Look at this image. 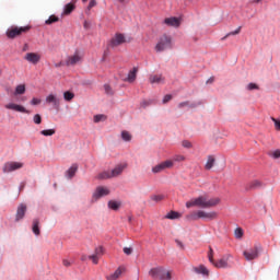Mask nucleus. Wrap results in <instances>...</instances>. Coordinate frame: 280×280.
<instances>
[{"label":"nucleus","mask_w":280,"mask_h":280,"mask_svg":"<svg viewBox=\"0 0 280 280\" xmlns=\"http://www.w3.org/2000/svg\"><path fill=\"white\" fill-rule=\"evenodd\" d=\"M221 199L218 197L209 199L208 196H200L198 198L191 199L186 202V208L191 209V207H200L201 209H211L220 205Z\"/></svg>","instance_id":"f257e3e1"},{"label":"nucleus","mask_w":280,"mask_h":280,"mask_svg":"<svg viewBox=\"0 0 280 280\" xmlns=\"http://www.w3.org/2000/svg\"><path fill=\"white\" fill-rule=\"evenodd\" d=\"M32 30L31 25L26 26H11L7 30L5 35L11 40H14V38H19L20 36H23V34H27Z\"/></svg>","instance_id":"f03ea898"},{"label":"nucleus","mask_w":280,"mask_h":280,"mask_svg":"<svg viewBox=\"0 0 280 280\" xmlns=\"http://www.w3.org/2000/svg\"><path fill=\"white\" fill-rule=\"evenodd\" d=\"M173 46H174V43L172 42V36L164 34L159 38L155 45V51L158 54H161V51H166V49H172Z\"/></svg>","instance_id":"7ed1b4c3"},{"label":"nucleus","mask_w":280,"mask_h":280,"mask_svg":"<svg viewBox=\"0 0 280 280\" xmlns=\"http://www.w3.org/2000/svg\"><path fill=\"white\" fill-rule=\"evenodd\" d=\"M150 277H152V279H159V280H172V272L167 271L165 268L163 267H155L152 268L149 271Z\"/></svg>","instance_id":"20e7f679"},{"label":"nucleus","mask_w":280,"mask_h":280,"mask_svg":"<svg viewBox=\"0 0 280 280\" xmlns=\"http://www.w3.org/2000/svg\"><path fill=\"white\" fill-rule=\"evenodd\" d=\"M23 167V162H7L3 165L2 172L4 174H10V172H16Z\"/></svg>","instance_id":"39448f33"},{"label":"nucleus","mask_w":280,"mask_h":280,"mask_svg":"<svg viewBox=\"0 0 280 280\" xmlns=\"http://www.w3.org/2000/svg\"><path fill=\"white\" fill-rule=\"evenodd\" d=\"M82 54H80V51H75L72 56H69L66 60V66L67 67H73L75 65H78V62H82Z\"/></svg>","instance_id":"423d86ee"},{"label":"nucleus","mask_w":280,"mask_h":280,"mask_svg":"<svg viewBox=\"0 0 280 280\" xmlns=\"http://www.w3.org/2000/svg\"><path fill=\"white\" fill-rule=\"evenodd\" d=\"M110 194V189H108L107 187H104V186H98L92 198L93 200H100V198H104V196H108Z\"/></svg>","instance_id":"0eeeda50"},{"label":"nucleus","mask_w":280,"mask_h":280,"mask_svg":"<svg viewBox=\"0 0 280 280\" xmlns=\"http://www.w3.org/2000/svg\"><path fill=\"white\" fill-rule=\"evenodd\" d=\"M4 108H7V110H14L15 113H25L26 115H30V110H27L25 106L15 103L5 104Z\"/></svg>","instance_id":"6e6552de"},{"label":"nucleus","mask_w":280,"mask_h":280,"mask_svg":"<svg viewBox=\"0 0 280 280\" xmlns=\"http://www.w3.org/2000/svg\"><path fill=\"white\" fill-rule=\"evenodd\" d=\"M243 255L247 261H253V259H257V257H259V247L255 246L247 249L243 253Z\"/></svg>","instance_id":"1a4fd4ad"},{"label":"nucleus","mask_w":280,"mask_h":280,"mask_svg":"<svg viewBox=\"0 0 280 280\" xmlns=\"http://www.w3.org/2000/svg\"><path fill=\"white\" fill-rule=\"evenodd\" d=\"M126 43V36L121 33H117L109 42V47H119Z\"/></svg>","instance_id":"9d476101"},{"label":"nucleus","mask_w":280,"mask_h":280,"mask_svg":"<svg viewBox=\"0 0 280 280\" xmlns=\"http://www.w3.org/2000/svg\"><path fill=\"white\" fill-rule=\"evenodd\" d=\"M199 220H218V212L215 211H210L207 212L205 210H199Z\"/></svg>","instance_id":"9b49d317"},{"label":"nucleus","mask_w":280,"mask_h":280,"mask_svg":"<svg viewBox=\"0 0 280 280\" xmlns=\"http://www.w3.org/2000/svg\"><path fill=\"white\" fill-rule=\"evenodd\" d=\"M24 60H26V62H30L31 65H38V62H40V54L27 52L24 56Z\"/></svg>","instance_id":"f8f14e48"},{"label":"nucleus","mask_w":280,"mask_h":280,"mask_svg":"<svg viewBox=\"0 0 280 280\" xmlns=\"http://www.w3.org/2000/svg\"><path fill=\"white\" fill-rule=\"evenodd\" d=\"M25 213H27V206L25 203H21L16 210L15 222H21V220L25 218Z\"/></svg>","instance_id":"ddd939ff"},{"label":"nucleus","mask_w":280,"mask_h":280,"mask_svg":"<svg viewBox=\"0 0 280 280\" xmlns=\"http://www.w3.org/2000/svg\"><path fill=\"white\" fill-rule=\"evenodd\" d=\"M231 254L224 255L221 259H219L217 262L212 264L215 266V268H229V259H231Z\"/></svg>","instance_id":"4468645a"},{"label":"nucleus","mask_w":280,"mask_h":280,"mask_svg":"<svg viewBox=\"0 0 280 280\" xmlns=\"http://www.w3.org/2000/svg\"><path fill=\"white\" fill-rule=\"evenodd\" d=\"M150 84H165V78L163 74H150L149 75Z\"/></svg>","instance_id":"2eb2a0df"},{"label":"nucleus","mask_w":280,"mask_h":280,"mask_svg":"<svg viewBox=\"0 0 280 280\" xmlns=\"http://www.w3.org/2000/svg\"><path fill=\"white\" fill-rule=\"evenodd\" d=\"M128 164L126 163L116 165L115 168L110 171L112 178H117V176H121L124 170H126Z\"/></svg>","instance_id":"dca6fc26"},{"label":"nucleus","mask_w":280,"mask_h":280,"mask_svg":"<svg viewBox=\"0 0 280 280\" xmlns=\"http://www.w3.org/2000/svg\"><path fill=\"white\" fill-rule=\"evenodd\" d=\"M46 104H52L54 108L58 110V108H60V98L56 97L54 94H49L46 97Z\"/></svg>","instance_id":"f3484780"},{"label":"nucleus","mask_w":280,"mask_h":280,"mask_svg":"<svg viewBox=\"0 0 280 280\" xmlns=\"http://www.w3.org/2000/svg\"><path fill=\"white\" fill-rule=\"evenodd\" d=\"M164 24L168 27H180V19L178 18H166Z\"/></svg>","instance_id":"a211bd4d"},{"label":"nucleus","mask_w":280,"mask_h":280,"mask_svg":"<svg viewBox=\"0 0 280 280\" xmlns=\"http://www.w3.org/2000/svg\"><path fill=\"white\" fill-rule=\"evenodd\" d=\"M261 187H264V183L259 179H254L247 184L246 189H261Z\"/></svg>","instance_id":"6ab92c4d"},{"label":"nucleus","mask_w":280,"mask_h":280,"mask_svg":"<svg viewBox=\"0 0 280 280\" xmlns=\"http://www.w3.org/2000/svg\"><path fill=\"white\" fill-rule=\"evenodd\" d=\"M124 267H119L118 269H116V271L114 273H110L109 276H106L107 280H117L119 279V277H121V275L124 273Z\"/></svg>","instance_id":"aec40b11"},{"label":"nucleus","mask_w":280,"mask_h":280,"mask_svg":"<svg viewBox=\"0 0 280 280\" xmlns=\"http://www.w3.org/2000/svg\"><path fill=\"white\" fill-rule=\"evenodd\" d=\"M194 272H196L197 275H202V277H209V269H207V267H205L203 265L195 267Z\"/></svg>","instance_id":"412c9836"},{"label":"nucleus","mask_w":280,"mask_h":280,"mask_svg":"<svg viewBox=\"0 0 280 280\" xmlns=\"http://www.w3.org/2000/svg\"><path fill=\"white\" fill-rule=\"evenodd\" d=\"M186 220H188V222H196V220H200V210L188 213L186 215Z\"/></svg>","instance_id":"4be33fe9"},{"label":"nucleus","mask_w":280,"mask_h":280,"mask_svg":"<svg viewBox=\"0 0 280 280\" xmlns=\"http://www.w3.org/2000/svg\"><path fill=\"white\" fill-rule=\"evenodd\" d=\"M107 207L108 209H112V211H119V209L121 208V201L109 200L107 202Z\"/></svg>","instance_id":"5701e85b"},{"label":"nucleus","mask_w":280,"mask_h":280,"mask_svg":"<svg viewBox=\"0 0 280 280\" xmlns=\"http://www.w3.org/2000/svg\"><path fill=\"white\" fill-rule=\"evenodd\" d=\"M139 69L137 68H132V70L129 71L127 79L125 80V82H129L132 83L135 82V80H137V73H138Z\"/></svg>","instance_id":"b1692460"},{"label":"nucleus","mask_w":280,"mask_h":280,"mask_svg":"<svg viewBox=\"0 0 280 280\" xmlns=\"http://www.w3.org/2000/svg\"><path fill=\"white\" fill-rule=\"evenodd\" d=\"M215 165V156L214 155H208L205 170H213V166Z\"/></svg>","instance_id":"393cba45"},{"label":"nucleus","mask_w":280,"mask_h":280,"mask_svg":"<svg viewBox=\"0 0 280 280\" xmlns=\"http://www.w3.org/2000/svg\"><path fill=\"white\" fill-rule=\"evenodd\" d=\"M40 221L38 219L33 220L32 231L34 235H40Z\"/></svg>","instance_id":"a878e982"},{"label":"nucleus","mask_w":280,"mask_h":280,"mask_svg":"<svg viewBox=\"0 0 280 280\" xmlns=\"http://www.w3.org/2000/svg\"><path fill=\"white\" fill-rule=\"evenodd\" d=\"M97 180H106L108 178H113V175L110 172L108 171H104L102 173H100L97 176H96Z\"/></svg>","instance_id":"bb28decb"},{"label":"nucleus","mask_w":280,"mask_h":280,"mask_svg":"<svg viewBox=\"0 0 280 280\" xmlns=\"http://www.w3.org/2000/svg\"><path fill=\"white\" fill-rule=\"evenodd\" d=\"M75 172H78V164H73L68 171L67 176L68 178H73L75 176Z\"/></svg>","instance_id":"cd10ccee"},{"label":"nucleus","mask_w":280,"mask_h":280,"mask_svg":"<svg viewBox=\"0 0 280 280\" xmlns=\"http://www.w3.org/2000/svg\"><path fill=\"white\" fill-rule=\"evenodd\" d=\"M73 10H75V4L68 3L63 8V14L69 15V14H71V12H73Z\"/></svg>","instance_id":"c85d7f7f"},{"label":"nucleus","mask_w":280,"mask_h":280,"mask_svg":"<svg viewBox=\"0 0 280 280\" xmlns=\"http://www.w3.org/2000/svg\"><path fill=\"white\" fill-rule=\"evenodd\" d=\"M26 91L25 84H19L15 88L14 95H24Z\"/></svg>","instance_id":"c756f323"},{"label":"nucleus","mask_w":280,"mask_h":280,"mask_svg":"<svg viewBox=\"0 0 280 280\" xmlns=\"http://www.w3.org/2000/svg\"><path fill=\"white\" fill-rule=\"evenodd\" d=\"M166 220H178L180 218V213L176 211H171L165 215Z\"/></svg>","instance_id":"7c9ffc66"},{"label":"nucleus","mask_w":280,"mask_h":280,"mask_svg":"<svg viewBox=\"0 0 280 280\" xmlns=\"http://www.w3.org/2000/svg\"><path fill=\"white\" fill-rule=\"evenodd\" d=\"M60 21L59 16L56 15H50L46 21L45 24L46 25H52V23H58Z\"/></svg>","instance_id":"2f4dec72"},{"label":"nucleus","mask_w":280,"mask_h":280,"mask_svg":"<svg viewBox=\"0 0 280 280\" xmlns=\"http://www.w3.org/2000/svg\"><path fill=\"white\" fill-rule=\"evenodd\" d=\"M240 32H242V26H238L235 31L228 33L223 38H221V40H226V38H229V36H237V34H240Z\"/></svg>","instance_id":"473e14b6"},{"label":"nucleus","mask_w":280,"mask_h":280,"mask_svg":"<svg viewBox=\"0 0 280 280\" xmlns=\"http://www.w3.org/2000/svg\"><path fill=\"white\" fill-rule=\"evenodd\" d=\"M163 170H172V167H174V161L172 160H166L164 162L161 163Z\"/></svg>","instance_id":"72a5a7b5"},{"label":"nucleus","mask_w":280,"mask_h":280,"mask_svg":"<svg viewBox=\"0 0 280 280\" xmlns=\"http://www.w3.org/2000/svg\"><path fill=\"white\" fill-rule=\"evenodd\" d=\"M40 135H43V137H54L56 129H44L40 131Z\"/></svg>","instance_id":"f704fd0d"},{"label":"nucleus","mask_w":280,"mask_h":280,"mask_svg":"<svg viewBox=\"0 0 280 280\" xmlns=\"http://www.w3.org/2000/svg\"><path fill=\"white\" fill-rule=\"evenodd\" d=\"M107 117L104 114H98L94 116V124H100V121H106Z\"/></svg>","instance_id":"c9c22d12"},{"label":"nucleus","mask_w":280,"mask_h":280,"mask_svg":"<svg viewBox=\"0 0 280 280\" xmlns=\"http://www.w3.org/2000/svg\"><path fill=\"white\" fill-rule=\"evenodd\" d=\"M74 97L75 94H73V92L67 91L63 93V100H66V102H71Z\"/></svg>","instance_id":"e433bc0d"},{"label":"nucleus","mask_w":280,"mask_h":280,"mask_svg":"<svg viewBox=\"0 0 280 280\" xmlns=\"http://www.w3.org/2000/svg\"><path fill=\"white\" fill-rule=\"evenodd\" d=\"M121 139L122 141H132V135H130L128 131H122Z\"/></svg>","instance_id":"4c0bfd02"},{"label":"nucleus","mask_w":280,"mask_h":280,"mask_svg":"<svg viewBox=\"0 0 280 280\" xmlns=\"http://www.w3.org/2000/svg\"><path fill=\"white\" fill-rule=\"evenodd\" d=\"M150 198L153 202H161V200H165V195H152Z\"/></svg>","instance_id":"58836bf2"},{"label":"nucleus","mask_w":280,"mask_h":280,"mask_svg":"<svg viewBox=\"0 0 280 280\" xmlns=\"http://www.w3.org/2000/svg\"><path fill=\"white\" fill-rule=\"evenodd\" d=\"M163 171H164L163 164H161V163L155 165L154 167H152L153 174H161V172H163Z\"/></svg>","instance_id":"ea45409f"},{"label":"nucleus","mask_w":280,"mask_h":280,"mask_svg":"<svg viewBox=\"0 0 280 280\" xmlns=\"http://www.w3.org/2000/svg\"><path fill=\"white\" fill-rule=\"evenodd\" d=\"M33 121H34V124H36L37 126H39V124H43V117L40 116V114L34 115Z\"/></svg>","instance_id":"a19ab883"},{"label":"nucleus","mask_w":280,"mask_h":280,"mask_svg":"<svg viewBox=\"0 0 280 280\" xmlns=\"http://www.w3.org/2000/svg\"><path fill=\"white\" fill-rule=\"evenodd\" d=\"M269 156H271L272 159H280V149L275 151H269Z\"/></svg>","instance_id":"79ce46f5"},{"label":"nucleus","mask_w":280,"mask_h":280,"mask_svg":"<svg viewBox=\"0 0 280 280\" xmlns=\"http://www.w3.org/2000/svg\"><path fill=\"white\" fill-rule=\"evenodd\" d=\"M234 235L237 240H241V237L244 236V231L242 230V228L236 229Z\"/></svg>","instance_id":"37998d69"},{"label":"nucleus","mask_w":280,"mask_h":280,"mask_svg":"<svg viewBox=\"0 0 280 280\" xmlns=\"http://www.w3.org/2000/svg\"><path fill=\"white\" fill-rule=\"evenodd\" d=\"M104 91H105L106 95H114V93H115L113 91V88H110V85H108V84L104 85Z\"/></svg>","instance_id":"c03bdc74"},{"label":"nucleus","mask_w":280,"mask_h":280,"mask_svg":"<svg viewBox=\"0 0 280 280\" xmlns=\"http://www.w3.org/2000/svg\"><path fill=\"white\" fill-rule=\"evenodd\" d=\"M94 255H96L98 258L104 255V247L100 246L95 248Z\"/></svg>","instance_id":"a18cd8bd"},{"label":"nucleus","mask_w":280,"mask_h":280,"mask_svg":"<svg viewBox=\"0 0 280 280\" xmlns=\"http://www.w3.org/2000/svg\"><path fill=\"white\" fill-rule=\"evenodd\" d=\"M89 259H91L92 262L95 264V265L100 264V256H96L95 254L90 255Z\"/></svg>","instance_id":"49530a36"},{"label":"nucleus","mask_w":280,"mask_h":280,"mask_svg":"<svg viewBox=\"0 0 280 280\" xmlns=\"http://www.w3.org/2000/svg\"><path fill=\"white\" fill-rule=\"evenodd\" d=\"M173 161H175L176 163H183V161H186L185 155H175Z\"/></svg>","instance_id":"de8ad7c7"},{"label":"nucleus","mask_w":280,"mask_h":280,"mask_svg":"<svg viewBox=\"0 0 280 280\" xmlns=\"http://www.w3.org/2000/svg\"><path fill=\"white\" fill-rule=\"evenodd\" d=\"M208 259H209L210 264H215V260L213 259V248H211V247L209 249Z\"/></svg>","instance_id":"09e8293b"},{"label":"nucleus","mask_w":280,"mask_h":280,"mask_svg":"<svg viewBox=\"0 0 280 280\" xmlns=\"http://www.w3.org/2000/svg\"><path fill=\"white\" fill-rule=\"evenodd\" d=\"M271 121H273L276 130H280V120L271 117Z\"/></svg>","instance_id":"8fccbe9b"},{"label":"nucleus","mask_w":280,"mask_h":280,"mask_svg":"<svg viewBox=\"0 0 280 280\" xmlns=\"http://www.w3.org/2000/svg\"><path fill=\"white\" fill-rule=\"evenodd\" d=\"M258 89H259V85H257L256 83H249L247 85L248 91H255V90H258Z\"/></svg>","instance_id":"3c124183"},{"label":"nucleus","mask_w":280,"mask_h":280,"mask_svg":"<svg viewBox=\"0 0 280 280\" xmlns=\"http://www.w3.org/2000/svg\"><path fill=\"white\" fill-rule=\"evenodd\" d=\"M182 145H183V148H187L188 150H189L190 148H192V145H191V143L189 142V140H184V141L182 142Z\"/></svg>","instance_id":"603ef678"},{"label":"nucleus","mask_w":280,"mask_h":280,"mask_svg":"<svg viewBox=\"0 0 280 280\" xmlns=\"http://www.w3.org/2000/svg\"><path fill=\"white\" fill-rule=\"evenodd\" d=\"M95 5H97V1H95V0H90V3H89V5H88V11L90 12V10H91L92 8H95Z\"/></svg>","instance_id":"864d4df0"},{"label":"nucleus","mask_w":280,"mask_h":280,"mask_svg":"<svg viewBox=\"0 0 280 280\" xmlns=\"http://www.w3.org/2000/svg\"><path fill=\"white\" fill-rule=\"evenodd\" d=\"M40 98H36V97H34V98H32V101H31V104H32V106H38V104H40Z\"/></svg>","instance_id":"5fc2aeb1"},{"label":"nucleus","mask_w":280,"mask_h":280,"mask_svg":"<svg viewBox=\"0 0 280 280\" xmlns=\"http://www.w3.org/2000/svg\"><path fill=\"white\" fill-rule=\"evenodd\" d=\"M152 104V101H142L141 102V107L147 108V106H150Z\"/></svg>","instance_id":"6e6d98bb"},{"label":"nucleus","mask_w":280,"mask_h":280,"mask_svg":"<svg viewBox=\"0 0 280 280\" xmlns=\"http://www.w3.org/2000/svg\"><path fill=\"white\" fill-rule=\"evenodd\" d=\"M125 255H132V248L131 247H125L124 249Z\"/></svg>","instance_id":"4d7b16f0"},{"label":"nucleus","mask_w":280,"mask_h":280,"mask_svg":"<svg viewBox=\"0 0 280 280\" xmlns=\"http://www.w3.org/2000/svg\"><path fill=\"white\" fill-rule=\"evenodd\" d=\"M172 100V95L171 94H166L163 98V104H167V102H170Z\"/></svg>","instance_id":"13d9d810"},{"label":"nucleus","mask_w":280,"mask_h":280,"mask_svg":"<svg viewBox=\"0 0 280 280\" xmlns=\"http://www.w3.org/2000/svg\"><path fill=\"white\" fill-rule=\"evenodd\" d=\"M62 265L66 267V268H69L71 266V260L69 259H63L62 260Z\"/></svg>","instance_id":"bf43d9fd"},{"label":"nucleus","mask_w":280,"mask_h":280,"mask_svg":"<svg viewBox=\"0 0 280 280\" xmlns=\"http://www.w3.org/2000/svg\"><path fill=\"white\" fill-rule=\"evenodd\" d=\"M185 106H189V102H182L178 104V108H185Z\"/></svg>","instance_id":"052dcab7"},{"label":"nucleus","mask_w":280,"mask_h":280,"mask_svg":"<svg viewBox=\"0 0 280 280\" xmlns=\"http://www.w3.org/2000/svg\"><path fill=\"white\" fill-rule=\"evenodd\" d=\"M22 51H30V44L25 43L22 47Z\"/></svg>","instance_id":"680f3d73"},{"label":"nucleus","mask_w":280,"mask_h":280,"mask_svg":"<svg viewBox=\"0 0 280 280\" xmlns=\"http://www.w3.org/2000/svg\"><path fill=\"white\" fill-rule=\"evenodd\" d=\"M175 242H176L177 246H178L179 248H182V250L185 249V245L183 244V242H180V241H178V240H176Z\"/></svg>","instance_id":"e2e57ef3"},{"label":"nucleus","mask_w":280,"mask_h":280,"mask_svg":"<svg viewBox=\"0 0 280 280\" xmlns=\"http://www.w3.org/2000/svg\"><path fill=\"white\" fill-rule=\"evenodd\" d=\"M83 26H84V30H90V28H91V22L85 21V22L83 23Z\"/></svg>","instance_id":"0e129e2a"},{"label":"nucleus","mask_w":280,"mask_h":280,"mask_svg":"<svg viewBox=\"0 0 280 280\" xmlns=\"http://www.w3.org/2000/svg\"><path fill=\"white\" fill-rule=\"evenodd\" d=\"M62 61H60L59 63H56L55 67L58 68V67H62Z\"/></svg>","instance_id":"69168bd1"},{"label":"nucleus","mask_w":280,"mask_h":280,"mask_svg":"<svg viewBox=\"0 0 280 280\" xmlns=\"http://www.w3.org/2000/svg\"><path fill=\"white\" fill-rule=\"evenodd\" d=\"M81 261H86V256H82Z\"/></svg>","instance_id":"338daca9"},{"label":"nucleus","mask_w":280,"mask_h":280,"mask_svg":"<svg viewBox=\"0 0 280 280\" xmlns=\"http://www.w3.org/2000/svg\"><path fill=\"white\" fill-rule=\"evenodd\" d=\"M254 3H261V0H254Z\"/></svg>","instance_id":"774afa93"}]
</instances>
